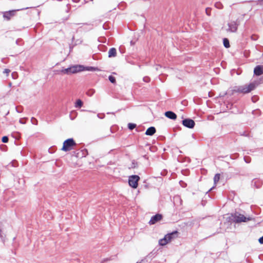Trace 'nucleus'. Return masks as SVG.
<instances>
[{
  "instance_id": "5701e85b",
  "label": "nucleus",
  "mask_w": 263,
  "mask_h": 263,
  "mask_svg": "<svg viewBox=\"0 0 263 263\" xmlns=\"http://www.w3.org/2000/svg\"><path fill=\"white\" fill-rule=\"evenodd\" d=\"M69 68H66V69H65L64 70H62V72L64 73H70V69H69Z\"/></svg>"
},
{
  "instance_id": "dca6fc26",
  "label": "nucleus",
  "mask_w": 263,
  "mask_h": 263,
  "mask_svg": "<svg viewBox=\"0 0 263 263\" xmlns=\"http://www.w3.org/2000/svg\"><path fill=\"white\" fill-rule=\"evenodd\" d=\"M82 105L83 102L80 99L77 100L75 104V107L80 108L82 106Z\"/></svg>"
},
{
  "instance_id": "1a4fd4ad",
  "label": "nucleus",
  "mask_w": 263,
  "mask_h": 263,
  "mask_svg": "<svg viewBox=\"0 0 263 263\" xmlns=\"http://www.w3.org/2000/svg\"><path fill=\"white\" fill-rule=\"evenodd\" d=\"M69 69H70V73H74L80 71H82L84 70L83 67L81 65L72 66L71 67H69Z\"/></svg>"
},
{
  "instance_id": "f3484780",
  "label": "nucleus",
  "mask_w": 263,
  "mask_h": 263,
  "mask_svg": "<svg viewBox=\"0 0 263 263\" xmlns=\"http://www.w3.org/2000/svg\"><path fill=\"white\" fill-rule=\"evenodd\" d=\"M220 174H216L214 177V184H216L220 180Z\"/></svg>"
},
{
  "instance_id": "0eeeda50",
  "label": "nucleus",
  "mask_w": 263,
  "mask_h": 263,
  "mask_svg": "<svg viewBox=\"0 0 263 263\" xmlns=\"http://www.w3.org/2000/svg\"><path fill=\"white\" fill-rule=\"evenodd\" d=\"M178 232L177 231H175L165 235V237L168 243L170 242L173 239L178 237Z\"/></svg>"
},
{
  "instance_id": "ddd939ff",
  "label": "nucleus",
  "mask_w": 263,
  "mask_h": 263,
  "mask_svg": "<svg viewBox=\"0 0 263 263\" xmlns=\"http://www.w3.org/2000/svg\"><path fill=\"white\" fill-rule=\"evenodd\" d=\"M14 11H10L9 12L4 13L3 16L6 18L7 20H10L11 17L14 15Z\"/></svg>"
},
{
  "instance_id": "7ed1b4c3",
  "label": "nucleus",
  "mask_w": 263,
  "mask_h": 263,
  "mask_svg": "<svg viewBox=\"0 0 263 263\" xmlns=\"http://www.w3.org/2000/svg\"><path fill=\"white\" fill-rule=\"evenodd\" d=\"M140 180V177L138 175H132L128 178V184L130 186L134 189H136L138 185V182Z\"/></svg>"
},
{
  "instance_id": "423d86ee",
  "label": "nucleus",
  "mask_w": 263,
  "mask_h": 263,
  "mask_svg": "<svg viewBox=\"0 0 263 263\" xmlns=\"http://www.w3.org/2000/svg\"><path fill=\"white\" fill-rule=\"evenodd\" d=\"M162 219V216L161 214H157L155 216H153L151 217V219H150L149 221V224H154L156 222L160 221Z\"/></svg>"
},
{
  "instance_id": "b1692460",
  "label": "nucleus",
  "mask_w": 263,
  "mask_h": 263,
  "mask_svg": "<svg viewBox=\"0 0 263 263\" xmlns=\"http://www.w3.org/2000/svg\"><path fill=\"white\" fill-rule=\"evenodd\" d=\"M10 70L9 69H5L4 71V73H6L7 76H8L10 72Z\"/></svg>"
},
{
  "instance_id": "bb28decb",
  "label": "nucleus",
  "mask_w": 263,
  "mask_h": 263,
  "mask_svg": "<svg viewBox=\"0 0 263 263\" xmlns=\"http://www.w3.org/2000/svg\"><path fill=\"white\" fill-rule=\"evenodd\" d=\"M90 69H94L95 68H93V67H90Z\"/></svg>"
},
{
  "instance_id": "f8f14e48",
  "label": "nucleus",
  "mask_w": 263,
  "mask_h": 263,
  "mask_svg": "<svg viewBox=\"0 0 263 263\" xmlns=\"http://www.w3.org/2000/svg\"><path fill=\"white\" fill-rule=\"evenodd\" d=\"M156 132V128L153 127H150L147 129L145 135L147 136H153Z\"/></svg>"
},
{
  "instance_id": "393cba45",
  "label": "nucleus",
  "mask_w": 263,
  "mask_h": 263,
  "mask_svg": "<svg viewBox=\"0 0 263 263\" xmlns=\"http://www.w3.org/2000/svg\"><path fill=\"white\" fill-rule=\"evenodd\" d=\"M31 121H32V123L33 124H37V120L35 118H32V119H31Z\"/></svg>"
},
{
  "instance_id": "2eb2a0df",
  "label": "nucleus",
  "mask_w": 263,
  "mask_h": 263,
  "mask_svg": "<svg viewBox=\"0 0 263 263\" xmlns=\"http://www.w3.org/2000/svg\"><path fill=\"white\" fill-rule=\"evenodd\" d=\"M168 243V242L167 241V239L165 236L163 238H162L159 240V244L160 246H164Z\"/></svg>"
},
{
  "instance_id": "20e7f679",
  "label": "nucleus",
  "mask_w": 263,
  "mask_h": 263,
  "mask_svg": "<svg viewBox=\"0 0 263 263\" xmlns=\"http://www.w3.org/2000/svg\"><path fill=\"white\" fill-rule=\"evenodd\" d=\"M249 220H250L249 218L246 217L242 214L236 213L234 214V215H233V221L236 223L246 222Z\"/></svg>"
},
{
  "instance_id": "6e6552de",
  "label": "nucleus",
  "mask_w": 263,
  "mask_h": 263,
  "mask_svg": "<svg viewBox=\"0 0 263 263\" xmlns=\"http://www.w3.org/2000/svg\"><path fill=\"white\" fill-rule=\"evenodd\" d=\"M229 28L227 31L231 32H235L237 30L238 24L236 22L233 21L228 24Z\"/></svg>"
},
{
  "instance_id": "aec40b11",
  "label": "nucleus",
  "mask_w": 263,
  "mask_h": 263,
  "mask_svg": "<svg viewBox=\"0 0 263 263\" xmlns=\"http://www.w3.org/2000/svg\"><path fill=\"white\" fill-rule=\"evenodd\" d=\"M109 80L110 81V82L113 84H115L116 82V79L114 77L112 76H109Z\"/></svg>"
},
{
  "instance_id": "4be33fe9",
  "label": "nucleus",
  "mask_w": 263,
  "mask_h": 263,
  "mask_svg": "<svg viewBox=\"0 0 263 263\" xmlns=\"http://www.w3.org/2000/svg\"><path fill=\"white\" fill-rule=\"evenodd\" d=\"M2 142L3 143H7L8 141V138L7 136H4L2 138Z\"/></svg>"
},
{
  "instance_id": "a878e982",
  "label": "nucleus",
  "mask_w": 263,
  "mask_h": 263,
  "mask_svg": "<svg viewBox=\"0 0 263 263\" xmlns=\"http://www.w3.org/2000/svg\"><path fill=\"white\" fill-rule=\"evenodd\" d=\"M258 241L260 243L263 244V236L259 239Z\"/></svg>"
},
{
  "instance_id": "9d476101",
  "label": "nucleus",
  "mask_w": 263,
  "mask_h": 263,
  "mask_svg": "<svg viewBox=\"0 0 263 263\" xmlns=\"http://www.w3.org/2000/svg\"><path fill=\"white\" fill-rule=\"evenodd\" d=\"M254 73L256 76H259L263 74V66L258 65L254 69Z\"/></svg>"
},
{
  "instance_id": "4468645a",
  "label": "nucleus",
  "mask_w": 263,
  "mask_h": 263,
  "mask_svg": "<svg viewBox=\"0 0 263 263\" xmlns=\"http://www.w3.org/2000/svg\"><path fill=\"white\" fill-rule=\"evenodd\" d=\"M117 51L116 49L115 48H111L109 49L108 51V57L109 58L115 57L116 56Z\"/></svg>"
},
{
  "instance_id": "39448f33",
  "label": "nucleus",
  "mask_w": 263,
  "mask_h": 263,
  "mask_svg": "<svg viewBox=\"0 0 263 263\" xmlns=\"http://www.w3.org/2000/svg\"><path fill=\"white\" fill-rule=\"evenodd\" d=\"M182 124L189 128H193L195 125V122L192 119H185L182 121Z\"/></svg>"
},
{
  "instance_id": "6ab92c4d",
  "label": "nucleus",
  "mask_w": 263,
  "mask_h": 263,
  "mask_svg": "<svg viewBox=\"0 0 263 263\" xmlns=\"http://www.w3.org/2000/svg\"><path fill=\"white\" fill-rule=\"evenodd\" d=\"M136 127V124L134 123H128V127L130 130H133Z\"/></svg>"
},
{
  "instance_id": "f03ea898",
  "label": "nucleus",
  "mask_w": 263,
  "mask_h": 263,
  "mask_svg": "<svg viewBox=\"0 0 263 263\" xmlns=\"http://www.w3.org/2000/svg\"><path fill=\"white\" fill-rule=\"evenodd\" d=\"M256 86V83H251L248 85L239 86L237 91L239 93H248L254 90Z\"/></svg>"
},
{
  "instance_id": "a211bd4d",
  "label": "nucleus",
  "mask_w": 263,
  "mask_h": 263,
  "mask_svg": "<svg viewBox=\"0 0 263 263\" xmlns=\"http://www.w3.org/2000/svg\"><path fill=\"white\" fill-rule=\"evenodd\" d=\"M223 45L226 48H229L230 47L229 41L228 39L224 38L223 41Z\"/></svg>"
},
{
  "instance_id": "f257e3e1",
  "label": "nucleus",
  "mask_w": 263,
  "mask_h": 263,
  "mask_svg": "<svg viewBox=\"0 0 263 263\" xmlns=\"http://www.w3.org/2000/svg\"><path fill=\"white\" fill-rule=\"evenodd\" d=\"M77 143L72 138H69L64 141L61 150L64 152H68L74 148Z\"/></svg>"
},
{
  "instance_id": "9b49d317",
  "label": "nucleus",
  "mask_w": 263,
  "mask_h": 263,
  "mask_svg": "<svg viewBox=\"0 0 263 263\" xmlns=\"http://www.w3.org/2000/svg\"><path fill=\"white\" fill-rule=\"evenodd\" d=\"M165 116L171 119L175 120L177 118V115L173 111H167L165 112Z\"/></svg>"
},
{
  "instance_id": "412c9836",
  "label": "nucleus",
  "mask_w": 263,
  "mask_h": 263,
  "mask_svg": "<svg viewBox=\"0 0 263 263\" xmlns=\"http://www.w3.org/2000/svg\"><path fill=\"white\" fill-rule=\"evenodd\" d=\"M215 6L219 9H222L223 8L222 5L220 2L216 3L215 4Z\"/></svg>"
}]
</instances>
